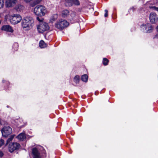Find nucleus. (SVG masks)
Returning <instances> with one entry per match:
<instances>
[{
  "label": "nucleus",
  "instance_id": "1",
  "mask_svg": "<svg viewBox=\"0 0 158 158\" xmlns=\"http://www.w3.org/2000/svg\"><path fill=\"white\" fill-rule=\"evenodd\" d=\"M34 22V20L31 17H26L22 20V26L23 28L29 29L33 27Z\"/></svg>",
  "mask_w": 158,
  "mask_h": 158
},
{
  "label": "nucleus",
  "instance_id": "2",
  "mask_svg": "<svg viewBox=\"0 0 158 158\" xmlns=\"http://www.w3.org/2000/svg\"><path fill=\"white\" fill-rule=\"evenodd\" d=\"M47 12L46 8L44 6L38 5L34 9V12L37 15L40 17L44 15Z\"/></svg>",
  "mask_w": 158,
  "mask_h": 158
},
{
  "label": "nucleus",
  "instance_id": "3",
  "mask_svg": "<svg viewBox=\"0 0 158 158\" xmlns=\"http://www.w3.org/2000/svg\"><path fill=\"white\" fill-rule=\"evenodd\" d=\"M69 25V23L66 20L61 19L55 23V27L58 29L62 30L67 27Z\"/></svg>",
  "mask_w": 158,
  "mask_h": 158
},
{
  "label": "nucleus",
  "instance_id": "4",
  "mask_svg": "<svg viewBox=\"0 0 158 158\" xmlns=\"http://www.w3.org/2000/svg\"><path fill=\"white\" fill-rule=\"evenodd\" d=\"M22 19V17L19 15L15 14L10 16V21L11 23L15 24L19 23Z\"/></svg>",
  "mask_w": 158,
  "mask_h": 158
},
{
  "label": "nucleus",
  "instance_id": "5",
  "mask_svg": "<svg viewBox=\"0 0 158 158\" xmlns=\"http://www.w3.org/2000/svg\"><path fill=\"white\" fill-rule=\"evenodd\" d=\"M48 24L45 22H41L38 25L37 29L40 33H43L49 29Z\"/></svg>",
  "mask_w": 158,
  "mask_h": 158
},
{
  "label": "nucleus",
  "instance_id": "6",
  "mask_svg": "<svg viewBox=\"0 0 158 158\" xmlns=\"http://www.w3.org/2000/svg\"><path fill=\"white\" fill-rule=\"evenodd\" d=\"M3 136L6 137L12 132L11 128L8 126H5L1 130Z\"/></svg>",
  "mask_w": 158,
  "mask_h": 158
},
{
  "label": "nucleus",
  "instance_id": "7",
  "mask_svg": "<svg viewBox=\"0 0 158 158\" xmlns=\"http://www.w3.org/2000/svg\"><path fill=\"white\" fill-rule=\"evenodd\" d=\"M141 30L145 33H150L152 32L153 27L149 23L142 24L141 26Z\"/></svg>",
  "mask_w": 158,
  "mask_h": 158
},
{
  "label": "nucleus",
  "instance_id": "8",
  "mask_svg": "<svg viewBox=\"0 0 158 158\" xmlns=\"http://www.w3.org/2000/svg\"><path fill=\"white\" fill-rule=\"evenodd\" d=\"M20 147V145L17 143H12L9 144V150L10 152H13L15 150H18Z\"/></svg>",
  "mask_w": 158,
  "mask_h": 158
},
{
  "label": "nucleus",
  "instance_id": "9",
  "mask_svg": "<svg viewBox=\"0 0 158 158\" xmlns=\"http://www.w3.org/2000/svg\"><path fill=\"white\" fill-rule=\"evenodd\" d=\"M149 19L151 23H154L157 22L158 17L156 13H151L150 15Z\"/></svg>",
  "mask_w": 158,
  "mask_h": 158
},
{
  "label": "nucleus",
  "instance_id": "10",
  "mask_svg": "<svg viewBox=\"0 0 158 158\" xmlns=\"http://www.w3.org/2000/svg\"><path fill=\"white\" fill-rule=\"evenodd\" d=\"M17 0H6V6L7 7H11L15 6Z\"/></svg>",
  "mask_w": 158,
  "mask_h": 158
},
{
  "label": "nucleus",
  "instance_id": "11",
  "mask_svg": "<svg viewBox=\"0 0 158 158\" xmlns=\"http://www.w3.org/2000/svg\"><path fill=\"white\" fill-rule=\"evenodd\" d=\"M2 30L6 31L13 32L14 30L12 27L9 25H6L3 26L1 28Z\"/></svg>",
  "mask_w": 158,
  "mask_h": 158
},
{
  "label": "nucleus",
  "instance_id": "12",
  "mask_svg": "<svg viewBox=\"0 0 158 158\" xmlns=\"http://www.w3.org/2000/svg\"><path fill=\"white\" fill-rule=\"evenodd\" d=\"M17 138L20 140L23 141L26 139L25 134L23 132L21 133L17 136Z\"/></svg>",
  "mask_w": 158,
  "mask_h": 158
},
{
  "label": "nucleus",
  "instance_id": "13",
  "mask_svg": "<svg viewBox=\"0 0 158 158\" xmlns=\"http://www.w3.org/2000/svg\"><path fill=\"white\" fill-rule=\"evenodd\" d=\"M69 11L67 10H63L62 12V16L63 17L65 18L69 15Z\"/></svg>",
  "mask_w": 158,
  "mask_h": 158
},
{
  "label": "nucleus",
  "instance_id": "14",
  "mask_svg": "<svg viewBox=\"0 0 158 158\" xmlns=\"http://www.w3.org/2000/svg\"><path fill=\"white\" fill-rule=\"evenodd\" d=\"M57 18L58 15L57 14H56L54 15L51 18V19L50 20L51 22L53 23L57 19Z\"/></svg>",
  "mask_w": 158,
  "mask_h": 158
},
{
  "label": "nucleus",
  "instance_id": "15",
  "mask_svg": "<svg viewBox=\"0 0 158 158\" xmlns=\"http://www.w3.org/2000/svg\"><path fill=\"white\" fill-rule=\"evenodd\" d=\"M39 46L41 48H44L46 47V45L44 41L43 40H41L39 43Z\"/></svg>",
  "mask_w": 158,
  "mask_h": 158
},
{
  "label": "nucleus",
  "instance_id": "16",
  "mask_svg": "<svg viewBox=\"0 0 158 158\" xmlns=\"http://www.w3.org/2000/svg\"><path fill=\"white\" fill-rule=\"evenodd\" d=\"M88 78V76L86 74H84L81 76V79L83 81L86 82L87 81Z\"/></svg>",
  "mask_w": 158,
  "mask_h": 158
},
{
  "label": "nucleus",
  "instance_id": "17",
  "mask_svg": "<svg viewBox=\"0 0 158 158\" xmlns=\"http://www.w3.org/2000/svg\"><path fill=\"white\" fill-rule=\"evenodd\" d=\"M18 45L17 43H15L13 45V48L15 51H17L18 49Z\"/></svg>",
  "mask_w": 158,
  "mask_h": 158
},
{
  "label": "nucleus",
  "instance_id": "18",
  "mask_svg": "<svg viewBox=\"0 0 158 158\" xmlns=\"http://www.w3.org/2000/svg\"><path fill=\"white\" fill-rule=\"evenodd\" d=\"M109 60L106 58H104L103 60V64L104 65H106L108 64Z\"/></svg>",
  "mask_w": 158,
  "mask_h": 158
},
{
  "label": "nucleus",
  "instance_id": "19",
  "mask_svg": "<svg viewBox=\"0 0 158 158\" xmlns=\"http://www.w3.org/2000/svg\"><path fill=\"white\" fill-rule=\"evenodd\" d=\"M79 80V77L78 76H76L74 78V81L77 84L78 83Z\"/></svg>",
  "mask_w": 158,
  "mask_h": 158
},
{
  "label": "nucleus",
  "instance_id": "20",
  "mask_svg": "<svg viewBox=\"0 0 158 158\" xmlns=\"http://www.w3.org/2000/svg\"><path fill=\"white\" fill-rule=\"evenodd\" d=\"M14 138V136L11 135L7 140V143H8L11 141Z\"/></svg>",
  "mask_w": 158,
  "mask_h": 158
},
{
  "label": "nucleus",
  "instance_id": "21",
  "mask_svg": "<svg viewBox=\"0 0 158 158\" xmlns=\"http://www.w3.org/2000/svg\"><path fill=\"white\" fill-rule=\"evenodd\" d=\"M73 4L78 5L80 4V2L78 0H73Z\"/></svg>",
  "mask_w": 158,
  "mask_h": 158
},
{
  "label": "nucleus",
  "instance_id": "22",
  "mask_svg": "<svg viewBox=\"0 0 158 158\" xmlns=\"http://www.w3.org/2000/svg\"><path fill=\"white\" fill-rule=\"evenodd\" d=\"M36 19L39 22V23H40L41 22H44L43 21V19L42 17H37L36 18Z\"/></svg>",
  "mask_w": 158,
  "mask_h": 158
},
{
  "label": "nucleus",
  "instance_id": "23",
  "mask_svg": "<svg viewBox=\"0 0 158 158\" xmlns=\"http://www.w3.org/2000/svg\"><path fill=\"white\" fill-rule=\"evenodd\" d=\"M4 4V0H0V9L3 7Z\"/></svg>",
  "mask_w": 158,
  "mask_h": 158
},
{
  "label": "nucleus",
  "instance_id": "24",
  "mask_svg": "<svg viewBox=\"0 0 158 158\" xmlns=\"http://www.w3.org/2000/svg\"><path fill=\"white\" fill-rule=\"evenodd\" d=\"M4 144V140L1 139H0V147Z\"/></svg>",
  "mask_w": 158,
  "mask_h": 158
},
{
  "label": "nucleus",
  "instance_id": "25",
  "mask_svg": "<svg viewBox=\"0 0 158 158\" xmlns=\"http://www.w3.org/2000/svg\"><path fill=\"white\" fill-rule=\"evenodd\" d=\"M150 8L155 10L158 12V7H157L156 6H151L150 7Z\"/></svg>",
  "mask_w": 158,
  "mask_h": 158
},
{
  "label": "nucleus",
  "instance_id": "26",
  "mask_svg": "<svg viewBox=\"0 0 158 158\" xmlns=\"http://www.w3.org/2000/svg\"><path fill=\"white\" fill-rule=\"evenodd\" d=\"M135 9L136 7L135 6L133 7L130 9L129 11L130 12H131V11H132V12H134L135 10Z\"/></svg>",
  "mask_w": 158,
  "mask_h": 158
},
{
  "label": "nucleus",
  "instance_id": "27",
  "mask_svg": "<svg viewBox=\"0 0 158 158\" xmlns=\"http://www.w3.org/2000/svg\"><path fill=\"white\" fill-rule=\"evenodd\" d=\"M41 1V0H35V4H38Z\"/></svg>",
  "mask_w": 158,
  "mask_h": 158
},
{
  "label": "nucleus",
  "instance_id": "28",
  "mask_svg": "<svg viewBox=\"0 0 158 158\" xmlns=\"http://www.w3.org/2000/svg\"><path fill=\"white\" fill-rule=\"evenodd\" d=\"M105 13L104 15V16L105 17H106L108 16V10H105Z\"/></svg>",
  "mask_w": 158,
  "mask_h": 158
},
{
  "label": "nucleus",
  "instance_id": "29",
  "mask_svg": "<svg viewBox=\"0 0 158 158\" xmlns=\"http://www.w3.org/2000/svg\"><path fill=\"white\" fill-rule=\"evenodd\" d=\"M3 153L2 151H0V157H2L3 156Z\"/></svg>",
  "mask_w": 158,
  "mask_h": 158
},
{
  "label": "nucleus",
  "instance_id": "30",
  "mask_svg": "<svg viewBox=\"0 0 158 158\" xmlns=\"http://www.w3.org/2000/svg\"><path fill=\"white\" fill-rule=\"evenodd\" d=\"M5 81L6 82V84H8L9 83V82H8V81H5L4 80H2V82H3V83H4Z\"/></svg>",
  "mask_w": 158,
  "mask_h": 158
},
{
  "label": "nucleus",
  "instance_id": "31",
  "mask_svg": "<svg viewBox=\"0 0 158 158\" xmlns=\"http://www.w3.org/2000/svg\"><path fill=\"white\" fill-rule=\"evenodd\" d=\"M156 29L157 32H158V26L156 27Z\"/></svg>",
  "mask_w": 158,
  "mask_h": 158
},
{
  "label": "nucleus",
  "instance_id": "32",
  "mask_svg": "<svg viewBox=\"0 0 158 158\" xmlns=\"http://www.w3.org/2000/svg\"><path fill=\"white\" fill-rule=\"evenodd\" d=\"M21 5H18V8H19L20 7H21Z\"/></svg>",
  "mask_w": 158,
  "mask_h": 158
},
{
  "label": "nucleus",
  "instance_id": "33",
  "mask_svg": "<svg viewBox=\"0 0 158 158\" xmlns=\"http://www.w3.org/2000/svg\"><path fill=\"white\" fill-rule=\"evenodd\" d=\"M7 107H8H8H9V106H7Z\"/></svg>",
  "mask_w": 158,
  "mask_h": 158
}]
</instances>
